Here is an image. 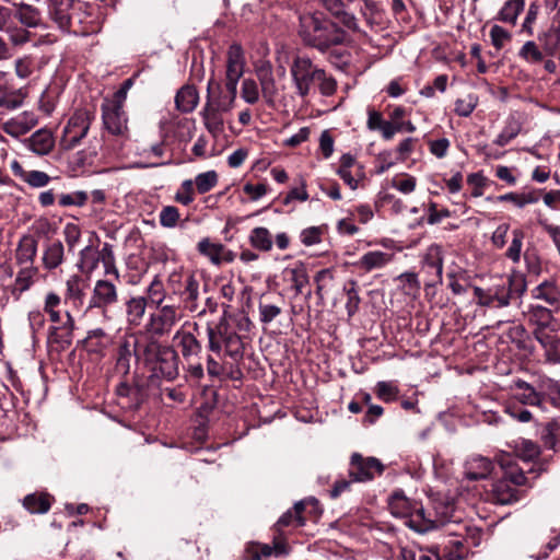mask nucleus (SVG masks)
Here are the masks:
<instances>
[{"label":"nucleus","instance_id":"obj_1","mask_svg":"<svg viewBox=\"0 0 560 560\" xmlns=\"http://www.w3.org/2000/svg\"><path fill=\"white\" fill-rule=\"evenodd\" d=\"M299 35L307 46L325 52L346 40V33L320 13H305L300 16Z\"/></svg>","mask_w":560,"mask_h":560},{"label":"nucleus","instance_id":"obj_2","mask_svg":"<svg viewBox=\"0 0 560 560\" xmlns=\"http://www.w3.org/2000/svg\"><path fill=\"white\" fill-rule=\"evenodd\" d=\"M237 90L210 79L207 85L206 103L200 112L206 129L217 137L224 130V115L234 106Z\"/></svg>","mask_w":560,"mask_h":560},{"label":"nucleus","instance_id":"obj_3","mask_svg":"<svg viewBox=\"0 0 560 560\" xmlns=\"http://www.w3.org/2000/svg\"><path fill=\"white\" fill-rule=\"evenodd\" d=\"M526 291V280L521 273H512L505 284L495 285L488 290L475 287L474 295L477 303L488 307H505L510 304L513 294L521 296Z\"/></svg>","mask_w":560,"mask_h":560},{"label":"nucleus","instance_id":"obj_4","mask_svg":"<svg viewBox=\"0 0 560 560\" xmlns=\"http://www.w3.org/2000/svg\"><path fill=\"white\" fill-rule=\"evenodd\" d=\"M208 349L220 355L235 359L243 353V341L238 334L228 324L223 317L215 326L207 325Z\"/></svg>","mask_w":560,"mask_h":560},{"label":"nucleus","instance_id":"obj_5","mask_svg":"<svg viewBox=\"0 0 560 560\" xmlns=\"http://www.w3.org/2000/svg\"><path fill=\"white\" fill-rule=\"evenodd\" d=\"M290 74L296 91V94L301 97H305L310 94L312 85L320 79L323 69L305 56H299L293 59L290 67Z\"/></svg>","mask_w":560,"mask_h":560},{"label":"nucleus","instance_id":"obj_6","mask_svg":"<svg viewBox=\"0 0 560 560\" xmlns=\"http://www.w3.org/2000/svg\"><path fill=\"white\" fill-rule=\"evenodd\" d=\"M92 120L93 115L89 110H75L63 128L60 145L65 150H73L77 148L81 143L82 139L86 137Z\"/></svg>","mask_w":560,"mask_h":560},{"label":"nucleus","instance_id":"obj_7","mask_svg":"<svg viewBox=\"0 0 560 560\" xmlns=\"http://www.w3.org/2000/svg\"><path fill=\"white\" fill-rule=\"evenodd\" d=\"M180 319L178 306L160 305L156 312L150 314L144 328L152 336L163 337L168 335Z\"/></svg>","mask_w":560,"mask_h":560},{"label":"nucleus","instance_id":"obj_8","mask_svg":"<svg viewBox=\"0 0 560 560\" xmlns=\"http://www.w3.org/2000/svg\"><path fill=\"white\" fill-rule=\"evenodd\" d=\"M179 358L177 352L170 346H162L156 355L152 358V363L145 368L152 373V376L174 381L178 374Z\"/></svg>","mask_w":560,"mask_h":560},{"label":"nucleus","instance_id":"obj_9","mask_svg":"<svg viewBox=\"0 0 560 560\" xmlns=\"http://www.w3.org/2000/svg\"><path fill=\"white\" fill-rule=\"evenodd\" d=\"M70 27L67 32L75 35H88L98 30V21L92 4L75 0L70 14Z\"/></svg>","mask_w":560,"mask_h":560},{"label":"nucleus","instance_id":"obj_10","mask_svg":"<svg viewBox=\"0 0 560 560\" xmlns=\"http://www.w3.org/2000/svg\"><path fill=\"white\" fill-rule=\"evenodd\" d=\"M119 301L117 283L112 279H98L95 281L89 300L88 310L98 308L105 313Z\"/></svg>","mask_w":560,"mask_h":560},{"label":"nucleus","instance_id":"obj_11","mask_svg":"<svg viewBox=\"0 0 560 560\" xmlns=\"http://www.w3.org/2000/svg\"><path fill=\"white\" fill-rule=\"evenodd\" d=\"M104 128L113 136L127 138L129 135L128 117L124 106L109 103L105 100L101 106Z\"/></svg>","mask_w":560,"mask_h":560},{"label":"nucleus","instance_id":"obj_12","mask_svg":"<svg viewBox=\"0 0 560 560\" xmlns=\"http://www.w3.org/2000/svg\"><path fill=\"white\" fill-rule=\"evenodd\" d=\"M384 470V465L375 457H363L353 453L349 464V477L355 482L372 480Z\"/></svg>","mask_w":560,"mask_h":560},{"label":"nucleus","instance_id":"obj_13","mask_svg":"<svg viewBox=\"0 0 560 560\" xmlns=\"http://www.w3.org/2000/svg\"><path fill=\"white\" fill-rule=\"evenodd\" d=\"M188 327L189 325L185 324L173 337V341L186 361L198 357L202 351V345L196 334L199 330V325L194 323L191 329H188Z\"/></svg>","mask_w":560,"mask_h":560},{"label":"nucleus","instance_id":"obj_14","mask_svg":"<svg viewBox=\"0 0 560 560\" xmlns=\"http://www.w3.org/2000/svg\"><path fill=\"white\" fill-rule=\"evenodd\" d=\"M245 55L242 46L237 43L230 45L226 51L225 86L236 89L240 79L245 70Z\"/></svg>","mask_w":560,"mask_h":560},{"label":"nucleus","instance_id":"obj_15","mask_svg":"<svg viewBox=\"0 0 560 560\" xmlns=\"http://www.w3.org/2000/svg\"><path fill=\"white\" fill-rule=\"evenodd\" d=\"M445 520L436 515V513L423 508L422 503L418 502L413 508L411 517L405 522L410 529L419 534H425L430 530L443 526Z\"/></svg>","mask_w":560,"mask_h":560},{"label":"nucleus","instance_id":"obj_16","mask_svg":"<svg viewBox=\"0 0 560 560\" xmlns=\"http://www.w3.org/2000/svg\"><path fill=\"white\" fill-rule=\"evenodd\" d=\"M422 268L430 277L427 285H436L443 280V250L438 244L430 245L422 259Z\"/></svg>","mask_w":560,"mask_h":560},{"label":"nucleus","instance_id":"obj_17","mask_svg":"<svg viewBox=\"0 0 560 560\" xmlns=\"http://www.w3.org/2000/svg\"><path fill=\"white\" fill-rule=\"evenodd\" d=\"M256 74L265 103L269 107H275L280 93V88L276 82L271 66L267 63L259 67L256 71Z\"/></svg>","mask_w":560,"mask_h":560},{"label":"nucleus","instance_id":"obj_18","mask_svg":"<svg viewBox=\"0 0 560 560\" xmlns=\"http://www.w3.org/2000/svg\"><path fill=\"white\" fill-rule=\"evenodd\" d=\"M66 320L55 324L48 329V342L60 346L61 349L68 348L73 338L75 322L70 312L66 311Z\"/></svg>","mask_w":560,"mask_h":560},{"label":"nucleus","instance_id":"obj_19","mask_svg":"<svg viewBox=\"0 0 560 560\" xmlns=\"http://www.w3.org/2000/svg\"><path fill=\"white\" fill-rule=\"evenodd\" d=\"M511 389L515 390L511 399H514L522 405L541 407L545 399L544 393L536 390V388L529 383L517 378L511 385Z\"/></svg>","mask_w":560,"mask_h":560},{"label":"nucleus","instance_id":"obj_20","mask_svg":"<svg viewBox=\"0 0 560 560\" xmlns=\"http://www.w3.org/2000/svg\"><path fill=\"white\" fill-rule=\"evenodd\" d=\"M155 337L156 336H152L145 330L136 332L137 362L142 363L144 366L152 363V358L156 355L158 351L163 346Z\"/></svg>","mask_w":560,"mask_h":560},{"label":"nucleus","instance_id":"obj_21","mask_svg":"<svg viewBox=\"0 0 560 560\" xmlns=\"http://www.w3.org/2000/svg\"><path fill=\"white\" fill-rule=\"evenodd\" d=\"M37 122V116L33 112H23L7 120L3 124L2 129L7 135L19 138L32 130Z\"/></svg>","mask_w":560,"mask_h":560},{"label":"nucleus","instance_id":"obj_22","mask_svg":"<svg viewBox=\"0 0 560 560\" xmlns=\"http://www.w3.org/2000/svg\"><path fill=\"white\" fill-rule=\"evenodd\" d=\"M38 241L31 234H24L20 237L14 259L18 266H35L37 255Z\"/></svg>","mask_w":560,"mask_h":560},{"label":"nucleus","instance_id":"obj_23","mask_svg":"<svg viewBox=\"0 0 560 560\" xmlns=\"http://www.w3.org/2000/svg\"><path fill=\"white\" fill-rule=\"evenodd\" d=\"M24 144L37 155H47L55 147V139L50 130L43 128L25 139Z\"/></svg>","mask_w":560,"mask_h":560},{"label":"nucleus","instance_id":"obj_24","mask_svg":"<svg viewBox=\"0 0 560 560\" xmlns=\"http://www.w3.org/2000/svg\"><path fill=\"white\" fill-rule=\"evenodd\" d=\"M75 0H49L48 11L52 21L60 30L67 32L70 27V14Z\"/></svg>","mask_w":560,"mask_h":560},{"label":"nucleus","instance_id":"obj_25","mask_svg":"<svg viewBox=\"0 0 560 560\" xmlns=\"http://www.w3.org/2000/svg\"><path fill=\"white\" fill-rule=\"evenodd\" d=\"M418 501L410 500L402 490L394 491L388 498V509L393 516L408 521Z\"/></svg>","mask_w":560,"mask_h":560},{"label":"nucleus","instance_id":"obj_26","mask_svg":"<svg viewBox=\"0 0 560 560\" xmlns=\"http://www.w3.org/2000/svg\"><path fill=\"white\" fill-rule=\"evenodd\" d=\"M132 357L137 360L136 332L126 335L122 338L118 348V358L116 363L117 370L124 374L129 373Z\"/></svg>","mask_w":560,"mask_h":560},{"label":"nucleus","instance_id":"obj_27","mask_svg":"<svg viewBox=\"0 0 560 560\" xmlns=\"http://www.w3.org/2000/svg\"><path fill=\"white\" fill-rule=\"evenodd\" d=\"M493 470V463L483 456H472L465 463V477L468 480H481L490 476Z\"/></svg>","mask_w":560,"mask_h":560},{"label":"nucleus","instance_id":"obj_28","mask_svg":"<svg viewBox=\"0 0 560 560\" xmlns=\"http://www.w3.org/2000/svg\"><path fill=\"white\" fill-rule=\"evenodd\" d=\"M65 261V246L61 241L55 240L45 244L42 253L44 269L51 271L60 267Z\"/></svg>","mask_w":560,"mask_h":560},{"label":"nucleus","instance_id":"obj_29","mask_svg":"<svg viewBox=\"0 0 560 560\" xmlns=\"http://www.w3.org/2000/svg\"><path fill=\"white\" fill-rule=\"evenodd\" d=\"M533 335L542 347L546 360L553 364H560V338L551 332H542V330L533 331Z\"/></svg>","mask_w":560,"mask_h":560},{"label":"nucleus","instance_id":"obj_30","mask_svg":"<svg viewBox=\"0 0 560 560\" xmlns=\"http://www.w3.org/2000/svg\"><path fill=\"white\" fill-rule=\"evenodd\" d=\"M11 170L16 177L33 188L45 187L50 182V176L47 173L42 171H25L16 160L11 162Z\"/></svg>","mask_w":560,"mask_h":560},{"label":"nucleus","instance_id":"obj_31","mask_svg":"<svg viewBox=\"0 0 560 560\" xmlns=\"http://www.w3.org/2000/svg\"><path fill=\"white\" fill-rule=\"evenodd\" d=\"M88 282L79 275H71L66 280V301H70L74 306H82L85 299Z\"/></svg>","mask_w":560,"mask_h":560},{"label":"nucleus","instance_id":"obj_32","mask_svg":"<svg viewBox=\"0 0 560 560\" xmlns=\"http://www.w3.org/2000/svg\"><path fill=\"white\" fill-rule=\"evenodd\" d=\"M523 494V491L512 486L506 479L498 480L492 488L493 500L499 504H512L517 502Z\"/></svg>","mask_w":560,"mask_h":560},{"label":"nucleus","instance_id":"obj_33","mask_svg":"<svg viewBox=\"0 0 560 560\" xmlns=\"http://www.w3.org/2000/svg\"><path fill=\"white\" fill-rule=\"evenodd\" d=\"M284 301L278 298V301H272L269 296L262 295L258 301L259 320L264 325L270 324L283 311Z\"/></svg>","mask_w":560,"mask_h":560},{"label":"nucleus","instance_id":"obj_34","mask_svg":"<svg viewBox=\"0 0 560 560\" xmlns=\"http://www.w3.org/2000/svg\"><path fill=\"white\" fill-rule=\"evenodd\" d=\"M183 302L185 307L191 313H198L199 316L206 314L207 308H199V282L192 275H188L185 280V289L183 291Z\"/></svg>","mask_w":560,"mask_h":560},{"label":"nucleus","instance_id":"obj_35","mask_svg":"<svg viewBox=\"0 0 560 560\" xmlns=\"http://www.w3.org/2000/svg\"><path fill=\"white\" fill-rule=\"evenodd\" d=\"M500 466L503 469L502 479H506L513 486H526L527 477L523 468L510 456H502L500 459Z\"/></svg>","mask_w":560,"mask_h":560},{"label":"nucleus","instance_id":"obj_36","mask_svg":"<svg viewBox=\"0 0 560 560\" xmlns=\"http://www.w3.org/2000/svg\"><path fill=\"white\" fill-rule=\"evenodd\" d=\"M147 305L148 300L144 296H131L125 302L126 318L130 326L138 327L141 325Z\"/></svg>","mask_w":560,"mask_h":560},{"label":"nucleus","instance_id":"obj_37","mask_svg":"<svg viewBox=\"0 0 560 560\" xmlns=\"http://www.w3.org/2000/svg\"><path fill=\"white\" fill-rule=\"evenodd\" d=\"M199 103V93L192 85L182 86L175 95L176 108L182 113H191Z\"/></svg>","mask_w":560,"mask_h":560},{"label":"nucleus","instance_id":"obj_38","mask_svg":"<svg viewBox=\"0 0 560 560\" xmlns=\"http://www.w3.org/2000/svg\"><path fill=\"white\" fill-rule=\"evenodd\" d=\"M534 299L541 300L556 310L560 303V289L555 281H544L533 289Z\"/></svg>","mask_w":560,"mask_h":560},{"label":"nucleus","instance_id":"obj_39","mask_svg":"<svg viewBox=\"0 0 560 560\" xmlns=\"http://www.w3.org/2000/svg\"><path fill=\"white\" fill-rule=\"evenodd\" d=\"M527 314L529 323L536 326L534 331L542 330V332H548L546 328L549 327L553 320L551 308H547L542 305H530Z\"/></svg>","mask_w":560,"mask_h":560},{"label":"nucleus","instance_id":"obj_40","mask_svg":"<svg viewBox=\"0 0 560 560\" xmlns=\"http://www.w3.org/2000/svg\"><path fill=\"white\" fill-rule=\"evenodd\" d=\"M392 254L381 250H372L365 253L357 262V266L365 271H371L373 269L384 267L392 260Z\"/></svg>","mask_w":560,"mask_h":560},{"label":"nucleus","instance_id":"obj_41","mask_svg":"<svg viewBox=\"0 0 560 560\" xmlns=\"http://www.w3.org/2000/svg\"><path fill=\"white\" fill-rule=\"evenodd\" d=\"M52 498L48 493L27 494L23 500L24 508L33 514H45L51 506Z\"/></svg>","mask_w":560,"mask_h":560},{"label":"nucleus","instance_id":"obj_42","mask_svg":"<svg viewBox=\"0 0 560 560\" xmlns=\"http://www.w3.org/2000/svg\"><path fill=\"white\" fill-rule=\"evenodd\" d=\"M525 0H506L498 12L497 20L511 25H516L520 13L524 10Z\"/></svg>","mask_w":560,"mask_h":560},{"label":"nucleus","instance_id":"obj_43","mask_svg":"<svg viewBox=\"0 0 560 560\" xmlns=\"http://www.w3.org/2000/svg\"><path fill=\"white\" fill-rule=\"evenodd\" d=\"M19 271L14 280V289L23 293L31 289L39 272L36 266H18Z\"/></svg>","mask_w":560,"mask_h":560},{"label":"nucleus","instance_id":"obj_44","mask_svg":"<svg viewBox=\"0 0 560 560\" xmlns=\"http://www.w3.org/2000/svg\"><path fill=\"white\" fill-rule=\"evenodd\" d=\"M249 244L257 250L270 252L272 249V235L267 228L256 226L248 236Z\"/></svg>","mask_w":560,"mask_h":560},{"label":"nucleus","instance_id":"obj_45","mask_svg":"<svg viewBox=\"0 0 560 560\" xmlns=\"http://www.w3.org/2000/svg\"><path fill=\"white\" fill-rule=\"evenodd\" d=\"M61 298L58 293L49 291L44 298L43 312L48 315L49 320L52 324H59L61 322L60 307Z\"/></svg>","mask_w":560,"mask_h":560},{"label":"nucleus","instance_id":"obj_46","mask_svg":"<svg viewBox=\"0 0 560 560\" xmlns=\"http://www.w3.org/2000/svg\"><path fill=\"white\" fill-rule=\"evenodd\" d=\"M14 16L26 27H36L40 24V13L31 4H19Z\"/></svg>","mask_w":560,"mask_h":560},{"label":"nucleus","instance_id":"obj_47","mask_svg":"<svg viewBox=\"0 0 560 560\" xmlns=\"http://www.w3.org/2000/svg\"><path fill=\"white\" fill-rule=\"evenodd\" d=\"M499 202H512L517 208H523L526 205L536 203L539 200V195L535 190L526 192H508L495 197Z\"/></svg>","mask_w":560,"mask_h":560},{"label":"nucleus","instance_id":"obj_48","mask_svg":"<svg viewBox=\"0 0 560 560\" xmlns=\"http://www.w3.org/2000/svg\"><path fill=\"white\" fill-rule=\"evenodd\" d=\"M514 452L521 459L527 463L540 455V447L532 440L520 439L514 442Z\"/></svg>","mask_w":560,"mask_h":560},{"label":"nucleus","instance_id":"obj_49","mask_svg":"<svg viewBox=\"0 0 560 560\" xmlns=\"http://www.w3.org/2000/svg\"><path fill=\"white\" fill-rule=\"evenodd\" d=\"M198 252L208 257L214 265L222 262L224 246L220 243H212L209 238H202L197 245Z\"/></svg>","mask_w":560,"mask_h":560},{"label":"nucleus","instance_id":"obj_50","mask_svg":"<svg viewBox=\"0 0 560 560\" xmlns=\"http://www.w3.org/2000/svg\"><path fill=\"white\" fill-rule=\"evenodd\" d=\"M544 48L541 49L536 42L527 40L521 47L518 57L530 65H537L544 61Z\"/></svg>","mask_w":560,"mask_h":560},{"label":"nucleus","instance_id":"obj_51","mask_svg":"<svg viewBox=\"0 0 560 560\" xmlns=\"http://www.w3.org/2000/svg\"><path fill=\"white\" fill-rule=\"evenodd\" d=\"M343 291L347 294L346 310L349 317H352L359 310L361 299L359 296L358 283L355 280H349L343 285Z\"/></svg>","mask_w":560,"mask_h":560},{"label":"nucleus","instance_id":"obj_52","mask_svg":"<svg viewBox=\"0 0 560 560\" xmlns=\"http://www.w3.org/2000/svg\"><path fill=\"white\" fill-rule=\"evenodd\" d=\"M522 130L521 124L515 119H509L494 140V143L499 147H504L510 143Z\"/></svg>","mask_w":560,"mask_h":560},{"label":"nucleus","instance_id":"obj_53","mask_svg":"<svg viewBox=\"0 0 560 560\" xmlns=\"http://www.w3.org/2000/svg\"><path fill=\"white\" fill-rule=\"evenodd\" d=\"M258 83L253 79H244L241 86V96L247 104H256L260 97Z\"/></svg>","mask_w":560,"mask_h":560},{"label":"nucleus","instance_id":"obj_54","mask_svg":"<svg viewBox=\"0 0 560 560\" xmlns=\"http://www.w3.org/2000/svg\"><path fill=\"white\" fill-rule=\"evenodd\" d=\"M0 107H3L9 110L18 109L22 106L25 94L22 90L11 91L8 90L3 93H0Z\"/></svg>","mask_w":560,"mask_h":560},{"label":"nucleus","instance_id":"obj_55","mask_svg":"<svg viewBox=\"0 0 560 560\" xmlns=\"http://www.w3.org/2000/svg\"><path fill=\"white\" fill-rule=\"evenodd\" d=\"M194 185L199 194H206L211 190L218 183V174L215 171L200 173L195 177Z\"/></svg>","mask_w":560,"mask_h":560},{"label":"nucleus","instance_id":"obj_56","mask_svg":"<svg viewBox=\"0 0 560 560\" xmlns=\"http://www.w3.org/2000/svg\"><path fill=\"white\" fill-rule=\"evenodd\" d=\"M512 242L509 246L505 256L511 259L513 262H518L521 259V253L523 247L524 232L521 229H515L512 231Z\"/></svg>","mask_w":560,"mask_h":560},{"label":"nucleus","instance_id":"obj_57","mask_svg":"<svg viewBox=\"0 0 560 560\" xmlns=\"http://www.w3.org/2000/svg\"><path fill=\"white\" fill-rule=\"evenodd\" d=\"M180 219L179 210L175 206H165L159 213L161 226L165 229H174Z\"/></svg>","mask_w":560,"mask_h":560},{"label":"nucleus","instance_id":"obj_58","mask_svg":"<svg viewBox=\"0 0 560 560\" xmlns=\"http://www.w3.org/2000/svg\"><path fill=\"white\" fill-rule=\"evenodd\" d=\"M89 199V196L83 190H77L69 194H61L58 198L60 207H83Z\"/></svg>","mask_w":560,"mask_h":560},{"label":"nucleus","instance_id":"obj_59","mask_svg":"<svg viewBox=\"0 0 560 560\" xmlns=\"http://www.w3.org/2000/svg\"><path fill=\"white\" fill-rule=\"evenodd\" d=\"M174 200L183 206H189L195 200V188L191 179L182 183L175 192Z\"/></svg>","mask_w":560,"mask_h":560},{"label":"nucleus","instance_id":"obj_60","mask_svg":"<svg viewBox=\"0 0 560 560\" xmlns=\"http://www.w3.org/2000/svg\"><path fill=\"white\" fill-rule=\"evenodd\" d=\"M539 387L549 396L551 404L560 408V383L552 378L545 377L540 380Z\"/></svg>","mask_w":560,"mask_h":560},{"label":"nucleus","instance_id":"obj_61","mask_svg":"<svg viewBox=\"0 0 560 560\" xmlns=\"http://www.w3.org/2000/svg\"><path fill=\"white\" fill-rule=\"evenodd\" d=\"M323 226H310L301 231L300 241L304 246H313L322 242L324 235Z\"/></svg>","mask_w":560,"mask_h":560},{"label":"nucleus","instance_id":"obj_62","mask_svg":"<svg viewBox=\"0 0 560 560\" xmlns=\"http://www.w3.org/2000/svg\"><path fill=\"white\" fill-rule=\"evenodd\" d=\"M147 294L152 303L162 305L165 299V290L162 280L155 276L147 289Z\"/></svg>","mask_w":560,"mask_h":560},{"label":"nucleus","instance_id":"obj_63","mask_svg":"<svg viewBox=\"0 0 560 560\" xmlns=\"http://www.w3.org/2000/svg\"><path fill=\"white\" fill-rule=\"evenodd\" d=\"M81 229L78 224L74 223H67L63 228V236L65 242L68 247V252L72 253L74 252L77 245L79 244L81 240Z\"/></svg>","mask_w":560,"mask_h":560},{"label":"nucleus","instance_id":"obj_64","mask_svg":"<svg viewBox=\"0 0 560 560\" xmlns=\"http://www.w3.org/2000/svg\"><path fill=\"white\" fill-rule=\"evenodd\" d=\"M272 555V547L267 544H250L246 548L247 560H265Z\"/></svg>","mask_w":560,"mask_h":560}]
</instances>
